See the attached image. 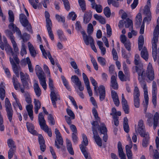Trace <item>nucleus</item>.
<instances>
[{
	"label": "nucleus",
	"mask_w": 159,
	"mask_h": 159,
	"mask_svg": "<svg viewBox=\"0 0 159 159\" xmlns=\"http://www.w3.org/2000/svg\"><path fill=\"white\" fill-rule=\"evenodd\" d=\"M125 27L126 28H129V30L133 28V23L132 20L129 18L127 19L125 21Z\"/></svg>",
	"instance_id": "obj_33"
},
{
	"label": "nucleus",
	"mask_w": 159,
	"mask_h": 159,
	"mask_svg": "<svg viewBox=\"0 0 159 159\" xmlns=\"http://www.w3.org/2000/svg\"><path fill=\"white\" fill-rule=\"evenodd\" d=\"M56 140L55 141V145L57 148L59 149L61 148L60 145H63V139L61 136L56 137Z\"/></svg>",
	"instance_id": "obj_28"
},
{
	"label": "nucleus",
	"mask_w": 159,
	"mask_h": 159,
	"mask_svg": "<svg viewBox=\"0 0 159 159\" xmlns=\"http://www.w3.org/2000/svg\"><path fill=\"white\" fill-rule=\"evenodd\" d=\"M33 108V106L32 104L28 105L26 106V109L28 112V115L32 120H33L34 119Z\"/></svg>",
	"instance_id": "obj_25"
},
{
	"label": "nucleus",
	"mask_w": 159,
	"mask_h": 159,
	"mask_svg": "<svg viewBox=\"0 0 159 159\" xmlns=\"http://www.w3.org/2000/svg\"><path fill=\"white\" fill-rule=\"evenodd\" d=\"M103 11L105 15L107 17H110L111 15V11L108 7H106L104 8Z\"/></svg>",
	"instance_id": "obj_59"
},
{
	"label": "nucleus",
	"mask_w": 159,
	"mask_h": 159,
	"mask_svg": "<svg viewBox=\"0 0 159 159\" xmlns=\"http://www.w3.org/2000/svg\"><path fill=\"white\" fill-rule=\"evenodd\" d=\"M38 120L41 129L47 133L50 137H51L52 136L51 129L46 124V121L42 112H40L39 114Z\"/></svg>",
	"instance_id": "obj_6"
},
{
	"label": "nucleus",
	"mask_w": 159,
	"mask_h": 159,
	"mask_svg": "<svg viewBox=\"0 0 159 159\" xmlns=\"http://www.w3.org/2000/svg\"><path fill=\"white\" fill-rule=\"evenodd\" d=\"M39 141L40 145L41 150L44 152L46 149V145L45 144V141L43 136L40 134L38 135Z\"/></svg>",
	"instance_id": "obj_19"
},
{
	"label": "nucleus",
	"mask_w": 159,
	"mask_h": 159,
	"mask_svg": "<svg viewBox=\"0 0 159 159\" xmlns=\"http://www.w3.org/2000/svg\"><path fill=\"white\" fill-rule=\"evenodd\" d=\"M16 149L10 148L8 152V157L9 159H11L16 151Z\"/></svg>",
	"instance_id": "obj_63"
},
{
	"label": "nucleus",
	"mask_w": 159,
	"mask_h": 159,
	"mask_svg": "<svg viewBox=\"0 0 159 159\" xmlns=\"http://www.w3.org/2000/svg\"><path fill=\"white\" fill-rule=\"evenodd\" d=\"M159 125V112L155 113L153 116V128L155 129Z\"/></svg>",
	"instance_id": "obj_23"
},
{
	"label": "nucleus",
	"mask_w": 159,
	"mask_h": 159,
	"mask_svg": "<svg viewBox=\"0 0 159 159\" xmlns=\"http://www.w3.org/2000/svg\"><path fill=\"white\" fill-rule=\"evenodd\" d=\"M90 80L92 85L94 86V89L95 91L97 92V89L98 87L97 82L92 77H90Z\"/></svg>",
	"instance_id": "obj_58"
},
{
	"label": "nucleus",
	"mask_w": 159,
	"mask_h": 159,
	"mask_svg": "<svg viewBox=\"0 0 159 159\" xmlns=\"http://www.w3.org/2000/svg\"><path fill=\"white\" fill-rule=\"evenodd\" d=\"M19 20L22 25L26 27L27 31L32 34L33 30L31 24L29 22L27 17L24 14H21L19 15Z\"/></svg>",
	"instance_id": "obj_7"
},
{
	"label": "nucleus",
	"mask_w": 159,
	"mask_h": 159,
	"mask_svg": "<svg viewBox=\"0 0 159 159\" xmlns=\"http://www.w3.org/2000/svg\"><path fill=\"white\" fill-rule=\"evenodd\" d=\"M94 18L102 24L105 23L106 21L105 19L101 16H99L97 14L94 15Z\"/></svg>",
	"instance_id": "obj_43"
},
{
	"label": "nucleus",
	"mask_w": 159,
	"mask_h": 159,
	"mask_svg": "<svg viewBox=\"0 0 159 159\" xmlns=\"http://www.w3.org/2000/svg\"><path fill=\"white\" fill-rule=\"evenodd\" d=\"M34 112L36 114H37L38 113L39 110L41 107V104L39 100L35 99L34 100Z\"/></svg>",
	"instance_id": "obj_34"
},
{
	"label": "nucleus",
	"mask_w": 159,
	"mask_h": 159,
	"mask_svg": "<svg viewBox=\"0 0 159 159\" xmlns=\"http://www.w3.org/2000/svg\"><path fill=\"white\" fill-rule=\"evenodd\" d=\"M5 33L6 36L10 39L12 44V46L15 52L19 51V48L17 46V44L15 40V37L13 35L12 32L8 30H5Z\"/></svg>",
	"instance_id": "obj_11"
},
{
	"label": "nucleus",
	"mask_w": 159,
	"mask_h": 159,
	"mask_svg": "<svg viewBox=\"0 0 159 159\" xmlns=\"http://www.w3.org/2000/svg\"><path fill=\"white\" fill-rule=\"evenodd\" d=\"M97 60L98 62L102 66H104L106 65V61L105 58L99 57H98Z\"/></svg>",
	"instance_id": "obj_51"
},
{
	"label": "nucleus",
	"mask_w": 159,
	"mask_h": 159,
	"mask_svg": "<svg viewBox=\"0 0 159 159\" xmlns=\"http://www.w3.org/2000/svg\"><path fill=\"white\" fill-rule=\"evenodd\" d=\"M140 57L139 55L138 54H136L134 57V64L136 65L134 66L132 68V70H133V68L134 66H137L138 67H142L143 69V66L142 64L141 63V61L140 60Z\"/></svg>",
	"instance_id": "obj_24"
},
{
	"label": "nucleus",
	"mask_w": 159,
	"mask_h": 159,
	"mask_svg": "<svg viewBox=\"0 0 159 159\" xmlns=\"http://www.w3.org/2000/svg\"><path fill=\"white\" fill-rule=\"evenodd\" d=\"M117 147L118 155L120 158L126 157L124 153L122 148V144L120 141L118 142Z\"/></svg>",
	"instance_id": "obj_26"
},
{
	"label": "nucleus",
	"mask_w": 159,
	"mask_h": 159,
	"mask_svg": "<svg viewBox=\"0 0 159 159\" xmlns=\"http://www.w3.org/2000/svg\"><path fill=\"white\" fill-rule=\"evenodd\" d=\"M7 116L10 122H11L13 115V111L12 109L6 110Z\"/></svg>",
	"instance_id": "obj_45"
},
{
	"label": "nucleus",
	"mask_w": 159,
	"mask_h": 159,
	"mask_svg": "<svg viewBox=\"0 0 159 159\" xmlns=\"http://www.w3.org/2000/svg\"><path fill=\"white\" fill-rule=\"evenodd\" d=\"M5 107L6 110L12 108L10 102L7 98H6L5 99Z\"/></svg>",
	"instance_id": "obj_56"
},
{
	"label": "nucleus",
	"mask_w": 159,
	"mask_h": 159,
	"mask_svg": "<svg viewBox=\"0 0 159 159\" xmlns=\"http://www.w3.org/2000/svg\"><path fill=\"white\" fill-rule=\"evenodd\" d=\"M57 34L59 39L61 41H66L67 40L66 37L64 35L63 32L61 30H58L57 31Z\"/></svg>",
	"instance_id": "obj_37"
},
{
	"label": "nucleus",
	"mask_w": 159,
	"mask_h": 159,
	"mask_svg": "<svg viewBox=\"0 0 159 159\" xmlns=\"http://www.w3.org/2000/svg\"><path fill=\"white\" fill-rule=\"evenodd\" d=\"M28 46L31 55L34 57L36 56L37 53L33 46L30 42H28Z\"/></svg>",
	"instance_id": "obj_36"
},
{
	"label": "nucleus",
	"mask_w": 159,
	"mask_h": 159,
	"mask_svg": "<svg viewBox=\"0 0 159 159\" xmlns=\"http://www.w3.org/2000/svg\"><path fill=\"white\" fill-rule=\"evenodd\" d=\"M151 0H148L147 5L145 7L143 13L146 16L143 20V22H148L151 20V12L150 11V7H151Z\"/></svg>",
	"instance_id": "obj_10"
},
{
	"label": "nucleus",
	"mask_w": 159,
	"mask_h": 159,
	"mask_svg": "<svg viewBox=\"0 0 159 159\" xmlns=\"http://www.w3.org/2000/svg\"><path fill=\"white\" fill-rule=\"evenodd\" d=\"M93 31V27L91 23H89L87 27V33L89 35L91 34Z\"/></svg>",
	"instance_id": "obj_64"
},
{
	"label": "nucleus",
	"mask_w": 159,
	"mask_h": 159,
	"mask_svg": "<svg viewBox=\"0 0 159 159\" xmlns=\"http://www.w3.org/2000/svg\"><path fill=\"white\" fill-rule=\"evenodd\" d=\"M111 86L114 89H117L118 88V85L116 81V77L112 75L111 77Z\"/></svg>",
	"instance_id": "obj_27"
},
{
	"label": "nucleus",
	"mask_w": 159,
	"mask_h": 159,
	"mask_svg": "<svg viewBox=\"0 0 159 159\" xmlns=\"http://www.w3.org/2000/svg\"><path fill=\"white\" fill-rule=\"evenodd\" d=\"M99 92L100 94V100L101 101L103 100L105 97V87L103 85L99 86Z\"/></svg>",
	"instance_id": "obj_20"
},
{
	"label": "nucleus",
	"mask_w": 159,
	"mask_h": 159,
	"mask_svg": "<svg viewBox=\"0 0 159 159\" xmlns=\"http://www.w3.org/2000/svg\"><path fill=\"white\" fill-rule=\"evenodd\" d=\"M144 43V38L143 35H140L138 39V48L139 51L142 48Z\"/></svg>",
	"instance_id": "obj_40"
},
{
	"label": "nucleus",
	"mask_w": 159,
	"mask_h": 159,
	"mask_svg": "<svg viewBox=\"0 0 159 159\" xmlns=\"http://www.w3.org/2000/svg\"><path fill=\"white\" fill-rule=\"evenodd\" d=\"M30 4L35 9L37 8V4L39 2V0H28Z\"/></svg>",
	"instance_id": "obj_55"
},
{
	"label": "nucleus",
	"mask_w": 159,
	"mask_h": 159,
	"mask_svg": "<svg viewBox=\"0 0 159 159\" xmlns=\"http://www.w3.org/2000/svg\"><path fill=\"white\" fill-rule=\"evenodd\" d=\"M82 138L83 139V141L82 142V144L80 145V147L81 145L82 144L84 146V145L86 146L88 144V141L86 136L84 134H83L82 135Z\"/></svg>",
	"instance_id": "obj_57"
},
{
	"label": "nucleus",
	"mask_w": 159,
	"mask_h": 159,
	"mask_svg": "<svg viewBox=\"0 0 159 159\" xmlns=\"http://www.w3.org/2000/svg\"><path fill=\"white\" fill-rule=\"evenodd\" d=\"M82 35L84 41L86 45H88L89 44L94 42V40L90 35H87L85 32H83Z\"/></svg>",
	"instance_id": "obj_16"
},
{
	"label": "nucleus",
	"mask_w": 159,
	"mask_h": 159,
	"mask_svg": "<svg viewBox=\"0 0 159 159\" xmlns=\"http://www.w3.org/2000/svg\"><path fill=\"white\" fill-rule=\"evenodd\" d=\"M20 39H22V43L23 42L24 43L29 40L30 35L27 33H24L21 35V36L20 37Z\"/></svg>",
	"instance_id": "obj_46"
},
{
	"label": "nucleus",
	"mask_w": 159,
	"mask_h": 159,
	"mask_svg": "<svg viewBox=\"0 0 159 159\" xmlns=\"http://www.w3.org/2000/svg\"><path fill=\"white\" fill-rule=\"evenodd\" d=\"M144 136L143 137L144 138L143 140L142 145L143 147H146L147 146L149 141V134H148L147 135H144Z\"/></svg>",
	"instance_id": "obj_41"
},
{
	"label": "nucleus",
	"mask_w": 159,
	"mask_h": 159,
	"mask_svg": "<svg viewBox=\"0 0 159 159\" xmlns=\"http://www.w3.org/2000/svg\"><path fill=\"white\" fill-rule=\"evenodd\" d=\"M22 63L26 62L28 65V67L30 72L33 73L34 71V68L30 58L27 57L25 59H23L21 61Z\"/></svg>",
	"instance_id": "obj_22"
},
{
	"label": "nucleus",
	"mask_w": 159,
	"mask_h": 159,
	"mask_svg": "<svg viewBox=\"0 0 159 159\" xmlns=\"http://www.w3.org/2000/svg\"><path fill=\"white\" fill-rule=\"evenodd\" d=\"M7 143L8 146L10 148L12 149H16V146L14 144V142L11 139H9L7 140Z\"/></svg>",
	"instance_id": "obj_54"
},
{
	"label": "nucleus",
	"mask_w": 159,
	"mask_h": 159,
	"mask_svg": "<svg viewBox=\"0 0 159 159\" xmlns=\"http://www.w3.org/2000/svg\"><path fill=\"white\" fill-rule=\"evenodd\" d=\"M48 85L51 91L50 94L51 99L53 107L56 108L57 106L55 102L58 100H60V98L57 91L54 86L53 81L50 78L49 79Z\"/></svg>",
	"instance_id": "obj_4"
},
{
	"label": "nucleus",
	"mask_w": 159,
	"mask_h": 159,
	"mask_svg": "<svg viewBox=\"0 0 159 159\" xmlns=\"http://www.w3.org/2000/svg\"><path fill=\"white\" fill-rule=\"evenodd\" d=\"M144 72L146 76L145 78L147 77L148 79L147 80L148 82L150 83L151 81L153 80L155 78L154 71L152 65L150 63L148 64V66L146 73L145 71Z\"/></svg>",
	"instance_id": "obj_9"
},
{
	"label": "nucleus",
	"mask_w": 159,
	"mask_h": 159,
	"mask_svg": "<svg viewBox=\"0 0 159 159\" xmlns=\"http://www.w3.org/2000/svg\"><path fill=\"white\" fill-rule=\"evenodd\" d=\"M66 144L68 151L70 154L71 155L74 154V152L73 150L71 142L68 139H66Z\"/></svg>",
	"instance_id": "obj_32"
},
{
	"label": "nucleus",
	"mask_w": 159,
	"mask_h": 159,
	"mask_svg": "<svg viewBox=\"0 0 159 159\" xmlns=\"http://www.w3.org/2000/svg\"><path fill=\"white\" fill-rule=\"evenodd\" d=\"M24 97L25 100L27 103L30 104L31 103V100L29 93L26 92H25Z\"/></svg>",
	"instance_id": "obj_53"
},
{
	"label": "nucleus",
	"mask_w": 159,
	"mask_h": 159,
	"mask_svg": "<svg viewBox=\"0 0 159 159\" xmlns=\"http://www.w3.org/2000/svg\"><path fill=\"white\" fill-rule=\"evenodd\" d=\"M135 131L136 133L139 134L141 137H144V135L148 134L146 132L143 121L141 120L139 121L137 127L135 128Z\"/></svg>",
	"instance_id": "obj_8"
},
{
	"label": "nucleus",
	"mask_w": 159,
	"mask_h": 159,
	"mask_svg": "<svg viewBox=\"0 0 159 159\" xmlns=\"http://www.w3.org/2000/svg\"><path fill=\"white\" fill-rule=\"evenodd\" d=\"M12 105L15 108L18 107L20 110H21L22 109V106L18 99L15 100V101L13 102Z\"/></svg>",
	"instance_id": "obj_49"
},
{
	"label": "nucleus",
	"mask_w": 159,
	"mask_h": 159,
	"mask_svg": "<svg viewBox=\"0 0 159 159\" xmlns=\"http://www.w3.org/2000/svg\"><path fill=\"white\" fill-rule=\"evenodd\" d=\"M72 81L77 86L81 83L78 77L75 75L72 76L71 77Z\"/></svg>",
	"instance_id": "obj_42"
},
{
	"label": "nucleus",
	"mask_w": 159,
	"mask_h": 159,
	"mask_svg": "<svg viewBox=\"0 0 159 159\" xmlns=\"http://www.w3.org/2000/svg\"><path fill=\"white\" fill-rule=\"evenodd\" d=\"M33 87L36 95L37 96L39 97L41 94V90L38 84L37 83H35Z\"/></svg>",
	"instance_id": "obj_38"
},
{
	"label": "nucleus",
	"mask_w": 159,
	"mask_h": 159,
	"mask_svg": "<svg viewBox=\"0 0 159 159\" xmlns=\"http://www.w3.org/2000/svg\"><path fill=\"white\" fill-rule=\"evenodd\" d=\"M8 20L10 23H13L14 20V16L13 11L10 10L8 11Z\"/></svg>",
	"instance_id": "obj_47"
},
{
	"label": "nucleus",
	"mask_w": 159,
	"mask_h": 159,
	"mask_svg": "<svg viewBox=\"0 0 159 159\" xmlns=\"http://www.w3.org/2000/svg\"><path fill=\"white\" fill-rule=\"evenodd\" d=\"M79 5L83 11L86 10L85 3L84 0H78Z\"/></svg>",
	"instance_id": "obj_52"
},
{
	"label": "nucleus",
	"mask_w": 159,
	"mask_h": 159,
	"mask_svg": "<svg viewBox=\"0 0 159 159\" xmlns=\"http://www.w3.org/2000/svg\"><path fill=\"white\" fill-rule=\"evenodd\" d=\"M61 78L64 86L68 90L70 91L71 90V89L65 77L64 76L62 75L61 76Z\"/></svg>",
	"instance_id": "obj_48"
},
{
	"label": "nucleus",
	"mask_w": 159,
	"mask_h": 159,
	"mask_svg": "<svg viewBox=\"0 0 159 159\" xmlns=\"http://www.w3.org/2000/svg\"><path fill=\"white\" fill-rule=\"evenodd\" d=\"M132 146V145L130 144L126 145L125 146L126 152L128 159H133V154L131 150Z\"/></svg>",
	"instance_id": "obj_21"
},
{
	"label": "nucleus",
	"mask_w": 159,
	"mask_h": 159,
	"mask_svg": "<svg viewBox=\"0 0 159 159\" xmlns=\"http://www.w3.org/2000/svg\"><path fill=\"white\" fill-rule=\"evenodd\" d=\"M77 17L76 15L74 12H70L68 16V18L69 19H71L74 21L75 20Z\"/></svg>",
	"instance_id": "obj_60"
},
{
	"label": "nucleus",
	"mask_w": 159,
	"mask_h": 159,
	"mask_svg": "<svg viewBox=\"0 0 159 159\" xmlns=\"http://www.w3.org/2000/svg\"><path fill=\"white\" fill-rule=\"evenodd\" d=\"M8 27L9 29L16 32L20 38L22 34L20 31L13 23H10L8 26Z\"/></svg>",
	"instance_id": "obj_17"
},
{
	"label": "nucleus",
	"mask_w": 159,
	"mask_h": 159,
	"mask_svg": "<svg viewBox=\"0 0 159 159\" xmlns=\"http://www.w3.org/2000/svg\"><path fill=\"white\" fill-rule=\"evenodd\" d=\"M130 31L131 32H129L128 33V37L129 38H131L133 36H135L137 35V32L133 30V29Z\"/></svg>",
	"instance_id": "obj_61"
},
{
	"label": "nucleus",
	"mask_w": 159,
	"mask_h": 159,
	"mask_svg": "<svg viewBox=\"0 0 159 159\" xmlns=\"http://www.w3.org/2000/svg\"><path fill=\"white\" fill-rule=\"evenodd\" d=\"M56 140L55 141V145L57 148L59 149L61 148L60 145H63V139L61 136L56 137Z\"/></svg>",
	"instance_id": "obj_29"
},
{
	"label": "nucleus",
	"mask_w": 159,
	"mask_h": 159,
	"mask_svg": "<svg viewBox=\"0 0 159 159\" xmlns=\"http://www.w3.org/2000/svg\"><path fill=\"white\" fill-rule=\"evenodd\" d=\"M36 74L39 80L40 84L44 90L47 89V85L46 84V78L45 75L41 68L38 65L35 67Z\"/></svg>",
	"instance_id": "obj_5"
},
{
	"label": "nucleus",
	"mask_w": 159,
	"mask_h": 159,
	"mask_svg": "<svg viewBox=\"0 0 159 159\" xmlns=\"http://www.w3.org/2000/svg\"><path fill=\"white\" fill-rule=\"evenodd\" d=\"M12 80V83L15 89L17 90L20 87L21 92L22 93H24L25 92L24 89L20 86L18 80L14 75L13 76Z\"/></svg>",
	"instance_id": "obj_15"
},
{
	"label": "nucleus",
	"mask_w": 159,
	"mask_h": 159,
	"mask_svg": "<svg viewBox=\"0 0 159 159\" xmlns=\"http://www.w3.org/2000/svg\"><path fill=\"white\" fill-rule=\"evenodd\" d=\"M9 59L10 63L12 65L13 71L16 75V76L18 77H19V71L20 70V67L17 66L14 61L13 59L11 57H10Z\"/></svg>",
	"instance_id": "obj_14"
},
{
	"label": "nucleus",
	"mask_w": 159,
	"mask_h": 159,
	"mask_svg": "<svg viewBox=\"0 0 159 159\" xmlns=\"http://www.w3.org/2000/svg\"><path fill=\"white\" fill-rule=\"evenodd\" d=\"M140 94L139 88L135 86L134 90L133 97L134 98H139Z\"/></svg>",
	"instance_id": "obj_50"
},
{
	"label": "nucleus",
	"mask_w": 159,
	"mask_h": 159,
	"mask_svg": "<svg viewBox=\"0 0 159 159\" xmlns=\"http://www.w3.org/2000/svg\"><path fill=\"white\" fill-rule=\"evenodd\" d=\"M5 50L7 54L9 55H12L13 57V58L16 62V63L18 64L20 61L17 56L15 55L12 50V49L11 46L8 44H6L5 45Z\"/></svg>",
	"instance_id": "obj_13"
},
{
	"label": "nucleus",
	"mask_w": 159,
	"mask_h": 159,
	"mask_svg": "<svg viewBox=\"0 0 159 159\" xmlns=\"http://www.w3.org/2000/svg\"><path fill=\"white\" fill-rule=\"evenodd\" d=\"M92 125L93 126L92 130L93 134V138L97 144L99 146L101 147L102 145V139L98 134L97 129H98L101 134H105L107 133V128L103 123H101L100 126L99 127L97 121H93L92 123Z\"/></svg>",
	"instance_id": "obj_2"
},
{
	"label": "nucleus",
	"mask_w": 159,
	"mask_h": 159,
	"mask_svg": "<svg viewBox=\"0 0 159 159\" xmlns=\"http://www.w3.org/2000/svg\"><path fill=\"white\" fill-rule=\"evenodd\" d=\"M157 87L155 81H153L152 84V102L154 106L157 105Z\"/></svg>",
	"instance_id": "obj_12"
},
{
	"label": "nucleus",
	"mask_w": 159,
	"mask_h": 159,
	"mask_svg": "<svg viewBox=\"0 0 159 159\" xmlns=\"http://www.w3.org/2000/svg\"><path fill=\"white\" fill-rule=\"evenodd\" d=\"M86 147L84 146L82 144L80 147V149L86 159H92L89 153H88L85 150Z\"/></svg>",
	"instance_id": "obj_30"
},
{
	"label": "nucleus",
	"mask_w": 159,
	"mask_h": 159,
	"mask_svg": "<svg viewBox=\"0 0 159 159\" xmlns=\"http://www.w3.org/2000/svg\"><path fill=\"white\" fill-rule=\"evenodd\" d=\"M128 120L127 117H125L124 119L123 128L124 131L127 133L129 131V127L128 124Z\"/></svg>",
	"instance_id": "obj_39"
},
{
	"label": "nucleus",
	"mask_w": 159,
	"mask_h": 159,
	"mask_svg": "<svg viewBox=\"0 0 159 159\" xmlns=\"http://www.w3.org/2000/svg\"><path fill=\"white\" fill-rule=\"evenodd\" d=\"M92 17V12L90 11L86 12L83 17V23L86 24L90 20Z\"/></svg>",
	"instance_id": "obj_18"
},
{
	"label": "nucleus",
	"mask_w": 159,
	"mask_h": 159,
	"mask_svg": "<svg viewBox=\"0 0 159 159\" xmlns=\"http://www.w3.org/2000/svg\"><path fill=\"white\" fill-rule=\"evenodd\" d=\"M159 34V17L157 20V25L155 27L153 32V37L152 40V55L155 61L157 59V43L158 41Z\"/></svg>",
	"instance_id": "obj_3"
},
{
	"label": "nucleus",
	"mask_w": 159,
	"mask_h": 159,
	"mask_svg": "<svg viewBox=\"0 0 159 159\" xmlns=\"http://www.w3.org/2000/svg\"><path fill=\"white\" fill-rule=\"evenodd\" d=\"M20 76L21 81L24 80H29V76L27 74H24L22 71L20 72Z\"/></svg>",
	"instance_id": "obj_44"
},
{
	"label": "nucleus",
	"mask_w": 159,
	"mask_h": 159,
	"mask_svg": "<svg viewBox=\"0 0 159 159\" xmlns=\"http://www.w3.org/2000/svg\"><path fill=\"white\" fill-rule=\"evenodd\" d=\"M141 57L145 59L146 61H147L148 59V54L147 48L144 47L142 50L141 52Z\"/></svg>",
	"instance_id": "obj_35"
},
{
	"label": "nucleus",
	"mask_w": 159,
	"mask_h": 159,
	"mask_svg": "<svg viewBox=\"0 0 159 159\" xmlns=\"http://www.w3.org/2000/svg\"><path fill=\"white\" fill-rule=\"evenodd\" d=\"M26 126L29 131L33 134H36L37 132L34 130V125L29 122L26 123Z\"/></svg>",
	"instance_id": "obj_31"
},
{
	"label": "nucleus",
	"mask_w": 159,
	"mask_h": 159,
	"mask_svg": "<svg viewBox=\"0 0 159 159\" xmlns=\"http://www.w3.org/2000/svg\"><path fill=\"white\" fill-rule=\"evenodd\" d=\"M144 72V69L142 67L134 66L133 68V72H137L138 74L139 80L143 90L145 102L147 104L148 102V96L146 84L144 81L146 76Z\"/></svg>",
	"instance_id": "obj_1"
},
{
	"label": "nucleus",
	"mask_w": 159,
	"mask_h": 159,
	"mask_svg": "<svg viewBox=\"0 0 159 159\" xmlns=\"http://www.w3.org/2000/svg\"><path fill=\"white\" fill-rule=\"evenodd\" d=\"M94 6V8H92L93 9H95L98 13H100L102 11V7L100 5H97L96 3L93 5Z\"/></svg>",
	"instance_id": "obj_62"
}]
</instances>
